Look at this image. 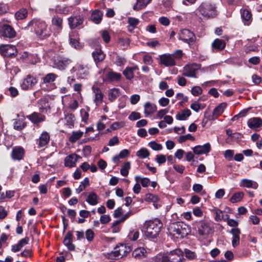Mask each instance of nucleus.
Segmentation results:
<instances>
[{
	"mask_svg": "<svg viewBox=\"0 0 262 262\" xmlns=\"http://www.w3.org/2000/svg\"><path fill=\"white\" fill-rule=\"evenodd\" d=\"M121 77V75L120 73L114 72H110L105 75V80L106 81L112 82L119 81Z\"/></svg>",
	"mask_w": 262,
	"mask_h": 262,
	"instance_id": "nucleus-29",
	"label": "nucleus"
},
{
	"mask_svg": "<svg viewBox=\"0 0 262 262\" xmlns=\"http://www.w3.org/2000/svg\"><path fill=\"white\" fill-rule=\"evenodd\" d=\"M155 160L159 165H161L165 163L166 158L165 155L160 154L156 156Z\"/></svg>",
	"mask_w": 262,
	"mask_h": 262,
	"instance_id": "nucleus-58",
	"label": "nucleus"
},
{
	"mask_svg": "<svg viewBox=\"0 0 262 262\" xmlns=\"http://www.w3.org/2000/svg\"><path fill=\"white\" fill-rule=\"evenodd\" d=\"M0 49L5 56L13 57L17 54V50L13 45H2L0 46Z\"/></svg>",
	"mask_w": 262,
	"mask_h": 262,
	"instance_id": "nucleus-10",
	"label": "nucleus"
},
{
	"mask_svg": "<svg viewBox=\"0 0 262 262\" xmlns=\"http://www.w3.org/2000/svg\"><path fill=\"white\" fill-rule=\"evenodd\" d=\"M125 125L124 122H115L111 125V128L113 130H116L121 128Z\"/></svg>",
	"mask_w": 262,
	"mask_h": 262,
	"instance_id": "nucleus-60",
	"label": "nucleus"
},
{
	"mask_svg": "<svg viewBox=\"0 0 262 262\" xmlns=\"http://www.w3.org/2000/svg\"><path fill=\"white\" fill-rule=\"evenodd\" d=\"M196 11L202 16L207 18L213 17L216 15L215 7L207 3H202Z\"/></svg>",
	"mask_w": 262,
	"mask_h": 262,
	"instance_id": "nucleus-5",
	"label": "nucleus"
},
{
	"mask_svg": "<svg viewBox=\"0 0 262 262\" xmlns=\"http://www.w3.org/2000/svg\"><path fill=\"white\" fill-rule=\"evenodd\" d=\"M200 68L196 63L187 64L183 69L182 74L186 77L196 78V73Z\"/></svg>",
	"mask_w": 262,
	"mask_h": 262,
	"instance_id": "nucleus-8",
	"label": "nucleus"
},
{
	"mask_svg": "<svg viewBox=\"0 0 262 262\" xmlns=\"http://www.w3.org/2000/svg\"><path fill=\"white\" fill-rule=\"evenodd\" d=\"M145 200L146 201L156 202L159 201V198L156 195L151 193H148L146 194Z\"/></svg>",
	"mask_w": 262,
	"mask_h": 262,
	"instance_id": "nucleus-55",
	"label": "nucleus"
},
{
	"mask_svg": "<svg viewBox=\"0 0 262 262\" xmlns=\"http://www.w3.org/2000/svg\"><path fill=\"white\" fill-rule=\"evenodd\" d=\"M24 155V150L21 147H15L13 148L11 157L13 160H20Z\"/></svg>",
	"mask_w": 262,
	"mask_h": 262,
	"instance_id": "nucleus-23",
	"label": "nucleus"
},
{
	"mask_svg": "<svg viewBox=\"0 0 262 262\" xmlns=\"http://www.w3.org/2000/svg\"><path fill=\"white\" fill-rule=\"evenodd\" d=\"M227 106L226 103H221L218 105L213 110V116L216 118L221 115Z\"/></svg>",
	"mask_w": 262,
	"mask_h": 262,
	"instance_id": "nucleus-34",
	"label": "nucleus"
},
{
	"mask_svg": "<svg viewBox=\"0 0 262 262\" xmlns=\"http://www.w3.org/2000/svg\"><path fill=\"white\" fill-rule=\"evenodd\" d=\"M50 141V135L47 132H43L37 140L36 144L38 148H41L47 145Z\"/></svg>",
	"mask_w": 262,
	"mask_h": 262,
	"instance_id": "nucleus-18",
	"label": "nucleus"
},
{
	"mask_svg": "<svg viewBox=\"0 0 262 262\" xmlns=\"http://www.w3.org/2000/svg\"><path fill=\"white\" fill-rule=\"evenodd\" d=\"M202 89L199 86H194L192 88L191 93L193 96H197L201 95L202 93Z\"/></svg>",
	"mask_w": 262,
	"mask_h": 262,
	"instance_id": "nucleus-57",
	"label": "nucleus"
},
{
	"mask_svg": "<svg viewBox=\"0 0 262 262\" xmlns=\"http://www.w3.org/2000/svg\"><path fill=\"white\" fill-rule=\"evenodd\" d=\"M187 140L194 141L195 140V138L191 134H188L186 135L181 136L179 138L178 141L180 143H182L185 142Z\"/></svg>",
	"mask_w": 262,
	"mask_h": 262,
	"instance_id": "nucleus-52",
	"label": "nucleus"
},
{
	"mask_svg": "<svg viewBox=\"0 0 262 262\" xmlns=\"http://www.w3.org/2000/svg\"><path fill=\"white\" fill-rule=\"evenodd\" d=\"M37 82L38 80L35 76L28 74L23 79L20 87L23 90H31Z\"/></svg>",
	"mask_w": 262,
	"mask_h": 262,
	"instance_id": "nucleus-6",
	"label": "nucleus"
},
{
	"mask_svg": "<svg viewBox=\"0 0 262 262\" xmlns=\"http://www.w3.org/2000/svg\"><path fill=\"white\" fill-rule=\"evenodd\" d=\"M162 227V223L158 219L146 221L144 224L145 236L149 239L156 238Z\"/></svg>",
	"mask_w": 262,
	"mask_h": 262,
	"instance_id": "nucleus-2",
	"label": "nucleus"
},
{
	"mask_svg": "<svg viewBox=\"0 0 262 262\" xmlns=\"http://www.w3.org/2000/svg\"><path fill=\"white\" fill-rule=\"evenodd\" d=\"M247 124L249 128L256 130L262 126V119L259 117L251 118L248 120Z\"/></svg>",
	"mask_w": 262,
	"mask_h": 262,
	"instance_id": "nucleus-21",
	"label": "nucleus"
},
{
	"mask_svg": "<svg viewBox=\"0 0 262 262\" xmlns=\"http://www.w3.org/2000/svg\"><path fill=\"white\" fill-rule=\"evenodd\" d=\"M93 58L95 62L97 63L103 61L105 57V55L103 53L101 49H96L92 53Z\"/></svg>",
	"mask_w": 262,
	"mask_h": 262,
	"instance_id": "nucleus-26",
	"label": "nucleus"
},
{
	"mask_svg": "<svg viewBox=\"0 0 262 262\" xmlns=\"http://www.w3.org/2000/svg\"><path fill=\"white\" fill-rule=\"evenodd\" d=\"M27 118L34 124L41 123L46 119V116L44 115L37 112H34L31 115L27 116Z\"/></svg>",
	"mask_w": 262,
	"mask_h": 262,
	"instance_id": "nucleus-16",
	"label": "nucleus"
},
{
	"mask_svg": "<svg viewBox=\"0 0 262 262\" xmlns=\"http://www.w3.org/2000/svg\"><path fill=\"white\" fill-rule=\"evenodd\" d=\"M226 42L221 39H215L211 44V48L213 52L222 51L225 49Z\"/></svg>",
	"mask_w": 262,
	"mask_h": 262,
	"instance_id": "nucleus-20",
	"label": "nucleus"
},
{
	"mask_svg": "<svg viewBox=\"0 0 262 262\" xmlns=\"http://www.w3.org/2000/svg\"><path fill=\"white\" fill-rule=\"evenodd\" d=\"M198 233L200 236L207 237L214 229L213 224L207 221H201L197 225Z\"/></svg>",
	"mask_w": 262,
	"mask_h": 262,
	"instance_id": "nucleus-4",
	"label": "nucleus"
},
{
	"mask_svg": "<svg viewBox=\"0 0 262 262\" xmlns=\"http://www.w3.org/2000/svg\"><path fill=\"white\" fill-rule=\"evenodd\" d=\"M58 76L53 73L47 74L43 78V82L44 83H49L50 82H54Z\"/></svg>",
	"mask_w": 262,
	"mask_h": 262,
	"instance_id": "nucleus-41",
	"label": "nucleus"
},
{
	"mask_svg": "<svg viewBox=\"0 0 262 262\" xmlns=\"http://www.w3.org/2000/svg\"><path fill=\"white\" fill-rule=\"evenodd\" d=\"M242 18L243 20L248 22L250 20L252 16L251 13L247 9H241V10Z\"/></svg>",
	"mask_w": 262,
	"mask_h": 262,
	"instance_id": "nucleus-44",
	"label": "nucleus"
},
{
	"mask_svg": "<svg viewBox=\"0 0 262 262\" xmlns=\"http://www.w3.org/2000/svg\"><path fill=\"white\" fill-rule=\"evenodd\" d=\"M76 34V32H73L69 35V40L70 45L76 49L79 50L82 48V45L76 38H73V37Z\"/></svg>",
	"mask_w": 262,
	"mask_h": 262,
	"instance_id": "nucleus-31",
	"label": "nucleus"
},
{
	"mask_svg": "<svg viewBox=\"0 0 262 262\" xmlns=\"http://www.w3.org/2000/svg\"><path fill=\"white\" fill-rule=\"evenodd\" d=\"M141 117V114L139 113L133 112L128 116V119L132 121H135L140 119Z\"/></svg>",
	"mask_w": 262,
	"mask_h": 262,
	"instance_id": "nucleus-61",
	"label": "nucleus"
},
{
	"mask_svg": "<svg viewBox=\"0 0 262 262\" xmlns=\"http://www.w3.org/2000/svg\"><path fill=\"white\" fill-rule=\"evenodd\" d=\"M126 248V246L123 245H121L119 247L117 246L115 248V251L113 252V254L115 257H118L120 255L122 256H125L126 254H123V250Z\"/></svg>",
	"mask_w": 262,
	"mask_h": 262,
	"instance_id": "nucleus-45",
	"label": "nucleus"
},
{
	"mask_svg": "<svg viewBox=\"0 0 262 262\" xmlns=\"http://www.w3.org/2000/svg\"><path fill=\"white\" fill-rule=\"evenodd\" d=\"M52 25L56 27L58 33L62 29V19L58 16H54L52 18Z\"/></svg>",
	"mask_w": 262,
	"mask_h": 262,
	"instance_id": "nucleus-27",
	"label": "nucleus"
},
{
	"mask_svg": "<svg viewBox=\"0 0 262 262\" xmlns=\"http://www.w3.org/2000/svg\"><path fill=\"white\" fill-rule=\"evenodd\" d=\"M72 71L76 72L77 75L79 78H85L89 74V69L86 66L78 64L73 67Z\"/></svg>",
	"mask_w": 262,
	"mask_h": 262,
	"instance_id": "nucleus-13",
	"label": "nucleus"
},
{
	"mask_svg": "<svg viewBox=\"0 0 262 262\" xmlns=\"http://www.w3.org/2000/svg\"><path fill=\"white\" fill-rule=\"evenodd\" d=\"M90 182L89 178H85L83 181L81 182L79 187L77 189H76V192L77 194L80 193L86 187L88 186Z\"/></svg>",
	"mask_w": 262,
	"mask_h": 262,
	"instance_id": "nucleus-40",
	"label": "nucleus"
},
{
	"mask_svg": "<svg viewBox=\"0 0 262 262\" xmlns=\"http://www.w3.org/2000/svg\"><path fill=\"white\" fill-rule=\"evenodd\" d=\"M239 186L243 187L256 189L258 188V184L256 182L254 181L244 179L241 181Z\"/></svg>",
	"mask_w": 262,
	"mask_h": 262,
	"instance_id": "nucleus-24",
	"label": "nucleus"
},
{
	"mask_svg": "<svg viewBox=\"0 0 262 262\" xmlns=\"http://www.w3.org/2000/svg\"><path fill=\"white\" fill-rule=\"evenodd\" d=\"M81 157L75 154L67 156L64 159V165L68 167H73L76 166V163L78 159Z\"/></svg>",
	"mask_w": 262,
	"mask_h": 262,
	"instance_id": "nucleus-17",
	"label": "nucleus"
},
{
	"mask_svg": "<svg viewBox=\"0 0 262 262\" xmlns=\"http://www.w3.org/2000/svg\"><path fill=\"white\" fill-rule=\"evenodd\" d=\"M190 115V111L187 108L183 110L181 112L178 113L176 115V118L177 120H185Z\"/></svg>",
	"mask_w": 262,
	"mask_h": 262,
	"instance_id": "nucleus-36",
	"label": "nucleus"
},
{
	"mask_svg": "<svg viewBox=\"0 0 262 262\" xmlns=\"http://www.w3.org/2000/svg\"><path fill=\"white\" fill-rule=\"evenodd\" d=\"M83 18L81 16L70 17L68 18V23L71 29H74L83 23Z\"/></svg>",
	"mask_w": 262,
	"mask_h": 262,
	"instance_id": "nucleus-22",
	"label": "nucleus"
},
{
	"mask_svg": "<svg viewBox=\"0 0 262 262\" xmlns=\"http://www.w3.org/2000/svg\"><path fill=\"white\" fill-rule=\"evenodd\" d=\"M151 0H137L136 4L133 7V9L135 11H139L146 7Z\"/></svg>",
	"mask_w": 262,
	"mask_h": 262,
	"instance_id": "nucleus-32",
	"label": "nucleus"
},
{
	"mask_svg": "<svg viewBox=\"0 0 262 262\" xmlns=\"http://www.w3.org/2000/svg\"><path fill=\"white\" fill-rule=\"evenodd\" d=\"M135 180L136 181H140L141 185L144 187H147L150 183V180L147 178H141L140 176H137L135 177Z\"/></svg>",
	"mask_w": 262,
	"mask_h": 262,
	"instance_id": "nucleus-46",
	"label": "nucleus"
},
{
	"mask_svg": "<svg viewBox=\"0 0 262 262\" xmlns=\"http://www.w3.org/2000/svg\"><path fill=\"white\" fill-rule=\"evenodd\" d=\"M244 193L242 191L234 193L230 198V201L232 203H236L240 202L244 198Z\"/></svg>",
	"mask_w": 262,
	"mask_h": 262,
	"instance_id": "nucleus-38",
	"label": "nucleus"
},
{
	"mask_svg": "<svg viewBox=\"0 0 262 262\" xmlns=\"http://www.w3.org/2000/svg\"><path fill=\"white\" fill-rule=\"evenodd\" d=\"M98 196L96 193L92 192L89 194L86 201L90 205L94 206L98 203Z\"/></svg>",
	"mask_w": 262,
	"mask_h": 262,
	"instance_id": "nucleus-33",
	"label": "nucleus"
},
{
	"mask_svg": "<svg viewBox=\"0 0 262 262\" xmlns=\"http://www.w3.org/2000/svg\"><path fill=\"white\" fill-rule=\"evenodd\" d=\"M128 23L129 25V27H132V29H129L130 31L133 30L135 27L138 25L139 23V20L138 19L133 17H129L128 18Z\"/></svg>",
	"mask_w": 262,
	"mask_h": 262,
	"instance_id": "nucleus-49",
	"label": "nucleus"
},
{
	"mask_svg": "<svg viewBox=\"0 0 262 262\" xmlns=\"http://www.w3.org/2000/svg\"><path fill=\"white\" fill-rule=\"evenodd\" d=\"M176 98L180 100L179 105L180 106H183L184 104L188 101V97L184 95L183 93H179L176 96Z\"/></svg>",
	"mask_w": 262,
	"mask_h": 262,
	"instance_id": "nucleus-48",
	"label": "nucleus"
},
{
	"mask_svg": "<svg viewBox=\"0 0 262 262\" xmlns=\"http://www.w3.org/2000/svg\"><path fill=\"white\" fill-rule=\"evenodd\" d=\"M211 146L209 143H207L203 145H196L193 148V152L196 155L207 154L210 152Z\"/></svg>",
	"mask_w": 262,
	"mask_h": 262,
	"instance_id": "nucleus-15",
	"label": "nucleus"
},
{
	"mask_svg": "<svg viewBox=\"0 0 262 262\" xmlns=\"http://www.w3.org/2000/svg\"><path fill=\"white\" fill-rule=\"evenodd\" d=\"M73 234L71 232H68L64 238L63 244L68 248L70 251H74L75 250V246L72 244Z\"/></svg>",
	"mask_w": 262,
	"mask_h": 262,
	"instance_id": "nucleus-25",
	"label": "nucleus"
},
{
	"mask_svg": "<svg viewBox=\"0 0 262 262\" xmlns=\"http://www.w3.org/2000/svg\"><path fill=\"white\" fill-rule=\"evenodd\" d=\"M119 90L118 89L114 88L110 90L108 92V100L111 102L113 101L119 96Z\"/></svg>",
	"mask_w": 262,
	"mask_h": 262,
	"instance_id": "nucleus-37",
	"label": "nucleus"
},
{
	"mask_svg": "<svg viewBox=\"0 0 262 262\" xmlns=\"http://www.w3.org/2000/svg\"><path fill=\"white\" fill-rule=\"evenodd\" d=\"M123 74L127 79L130 80L134 77V73L132 71L131 69L129 68V67L126 68L123 71Z\"/></svg>",
	"mask_w": 262,
	"mask_h": 262,
	"instance_id": "nucleus-54",
	"label": "nucleus"
},
{
	"mask_svg": "<svg viewBox=\"0 0 262 262\" xmlns=\"http://www.w3.org/2000/svg\"><path fill=\"white\" fill-rule=\"evenodd\" d=\"M214 212L215 214V220L216 221H220L224 218V214L222 210L219 209H215Z\"/></svg>",
	"mask_w": 262,
	"mask_h": 262,
	"instance_id": "nucleus-56",
	"label": "nucleus"
},
{
	"mask_svg": "<svg viewBox=\"0 0 262 262\" xmlns=\"http://www.w3.org/2000/svg\"><path fill=\"white\" fill-rule=\"evenodd\" d=\"M64 119L66 120V124L68 125H73L75 120V116L73 114H69L66 115Z\"/></svg>",
	"mask_w": 262,
	"mask_h": 262,
	"instance_id": "nucleus-51",
	"label": "nucleus"
},
{
	"mask_svg": "<svg viewBox=\"0 0 262 262\" xmlns=\"http://www.w3.org/2000/svg\"><path fill=\"white\" fill-rule=\"evenodd\" d=\"M92 89L95 94L94 102L98 106L102 103L104 95L98 87L93 85Z\"/></svg>",
	"mask_w": 262,
	"mask_h": 262,
	"instance_id": "nucleus-19",
	"label": "nucleus"
},
{
	"mask_svg": "<svg viewBox=\"0 0 262 262\" xmlns=\"http://www.w3.org/2000/svg\"><path fill=\"white\" fill-rule=\"evenodd\" d=\"M134 257L137 259H141L146 256V250L144 248L136 249L132 253Z\"/></svg>",
	"mask_w": 262,
	"mask_h": 262,
	"instance_id": "nucleus-28",
	"label": "nucleus"
},
{
	"mask_svg": "<svg viewBox=\"0 0 262 262\" xmlns=\"http://www.w3.org/2000/svg\"><path fill=\"white\" fill-rule=\"evenodd\" d=\"M70 59L61 56L57 57L54 60V66L58 69L64 70L71 63Z\"/></svg>",
	"mask_w": 262,
	"mask_h": 262,
	"instance_id": "nucleus-11",
	"label": "nucleus"
},
{
	"mask_svg": "<svg viewBox=\"0 0 262 262\" xmlns=\"http://www.w3.org/2000/svg\"><path fill=\"white\" fill-rule=\"evenodd\" d=\"M230 233L232 236V246L236 247L239 245L241 230L238 228H233L231 229Z\"/></svg>",
	"mask_w": 262,
	"mask_h": 262,
	"instance_id": "nucleus-14",
	"label": "nucleus"
},
{
	"mask_svg": "<svg viewBox=\"0 0 262 262\" xmlns=\"http://www.w3.org/2000/svg\"><path fill=\"white\" fill-rule=\"evenodd\" d=\"M26 126V124L23 120H18L14 123V128L18 130H20Z\"/></svg>",
	"mask_w": 262,
	"mask_h": 262,
	"instance_id": "nucleus-50",
	"label": "nucleus"
},
{
	"mask_svg": "<svg viewBox=\"0 0 262 262\" xmlns=\"http://www.w3.org/2000/svg\"><path fill=\"white\" fill-rule=\"evenodd\" d=\"M171 257L173 256L176 255L178 259L175 260L176 262H179L181 260V257L183 256V252L180 249H176L174 250L171 251L168 254Z\"/></svg>",
	"mask_w": 262,
	"mask_h": 262,
	"instance_id": "nucleus-47",
	"label": "nucleus"
},
{
	"mask_svg": "<svg viewBox=\"0 0 262 262\" xmlns=\"http://www.w3.org/2000/svg\"><path fill=\"white\" fill-rule=\"evenodd\" d=\"M28 15V11L26 9H21L16 12L15 17L17 20H21L25 18Z\"/></svg>",
	"mask_w": 262,
	"mask_h": 262,
	"instance_id": "nucleus-43",
	"label": "nucleus"
},
{
	"mask_svg": "<svg viewBox=\"0 0 262 262\" xmlns=\"http://www.w3.org/2000/svg\"><path fill=\"white\" fill-rule=\"evenodd\" d=\"M103 16L102 12L98 10H95L91 15V20L95 24H99Z\"/></svg>",
	"mask_w": 262,
	"mask_h": 262,
	"instance_id": "nucleus-30",
	"label": "nucleus"
},
{
	"mask_svg": "<svg viewBox=\"0 0 262 262\" xmlns=\"http://www.w3.org/2000/svg\"><path fill=\"white\" fill-rule=\"evenodd\" d=\"M0 35L5 38H12L16 36V32L11 26L5 24L0 26Z\"/></svg>",
	"mask_w": 262,
	"mask_h": 262,
	"instance_id": "nucleus-9",
	"label": "nucleus"
},
{
	"mask_svg": "<svg viewBox=\"0 0 262 262\" xmlns=\"http://www.w3.org/2000/svg\"><path fill=\"white\" fill-rule=\"evenodd\" d=\"M144 113L146 115H148L154 113L156 110V106L149 102H147L144 105Z\"/></svg>",
	"mask_w": 262,
	"mask_h": 262,
	"instance_id": "nucleus-35",
	"label": "nucleus"
},
{
	"mask_svg": "<svg viewBox=\"0 0 262 262\" xmlns=\"http://www.w3.org/2000/svg\"><path fill=\"white\" fill-rule=\"evenodd\" d=\"M179 39L189 45L193 44L196 39L194 34L188 29H183L179 33Z\"/></svg>",
	"mask_w": 262,
	"mask_h": 262,
	"instance_id": "nucleus-7",
	"label": "nucleus"
},
{
	"mask_svg": "<svg viewBox=\"0 0 262 262\" xmlns=\"http://www.w3.org/2000/svg\"><path fill=\"white\" fill-rule=\"evenodd\" d=\"M170 234L178 238H182L186 236L189 232L188 226L183 223L174 222L171 223L168 228Z\"/></svg>",
	"mask_w": 262,
	"mask_h": 262,
	"instance_id": "nucleus-3",
	"label": "nucleus"
},
{
	"mask_svg": "<svg viewBox=\"0 0 262 262\" xmlns=\"http://www.w3.org/2000/svg\"><path fill=\"white\" fill-rule=\"evenodd\" d=\"M148 146L154 150H161L163 148L161 144L157 143L155 141L149 142Z\"/></svg>",
	"mask_w": 262,
	"mask_h": 262,
	"instance_id": "nucleus-53",
	"label": "nucleus"
},
{
	"mask_svg": "<svg viewBox=\"0 0 262 262\" xmlns=\"http://www.w3.org/2000/svg\"><path fill=\"white\" fill-rule=\"evenodd\" d=\"M139 232L138 231L131 232L128 235L129 238L133 241H136L139 238Z\"/></svg>",
	"mask_w": 262,
	"mask_h": 262,
	"instance_id": "nucleus-64",
	"label": "nucleus"
},
{
	"mask_svg": "<svg viewBox=\"0 0 262 262\" xmlns=\"http://www.w3.org/2000/svg\"><path fill=\"white\" fill-rule=\"evenodd\" d=\"M83 134V133L80 130L73 132L72 135L69 138V141L71 143H75L78 139L81 138Z\"/></svg>",
	"mask_w": 262,
	"mask_h": 262,
	"instance_id": "nucleus-39",
	"label": "nucleus"
},
{
	"mask_svg": "<svg viewBox=\"0 0 262 262\" xmlns=\"http://www.w3.org/2000/svg\"><path fill=\"white\" fill-rule=\"evenodd\" d=\"M150 152L145 148H142L137 151L136 156L141 159H145L149 157Z\"/></svg>",
	"mask_w": 262,
	"mask_h": 262,
	"instance_id": "nucleus-42",
	"label": "nucleus"
},
{
	"mask_svg": "<svg viewBox=\"0 0 262 262\" xmlns=\"http://www.w3.org/2000/svg\"><path fill=\"white\" fill-rule=\"evenodd\" d=\"M234 151L231 149H227L225 151L224 157L228 161H231L233 159Z\"/></svg>",
	"mask_w": 262,
	"mask_h": 262,
	"instance_id": "nucleus-59",
	"label": "nucleus"
},
{
	"mask_svg": "<svg viewBox=\"0 0 262 262\" xmlns=\"http://www.w3.org/2000/svg\"><path fill=\"white\" fill-rule=\"evenodd\" d=\"M27 27L40 39H46L50 36L48 25L45 21L40 18L32 19L28 23Z\"/></svg>",
	"mask_w": 262,
	"mask_h": 262,
	"instance_id": "nucleus-1",
	"label": "nucleus"
},
{
	"mask_svg": "<svg viewBox=\"0 0 262 262\" xmlns=\"http://www.w3.org/2000/svg\"><path fill=\"white\" fill-rule=\"evenodd\" d=\"M160 63L165 67H173L176 65L172 55L170 54H164L159 56Z\"/></svg>",
	"mask_w": 262,
	"mask_h": 262,
	"instance_id": "nucleus-12",
	"label": "nucleus"
},
{
	"mask_svg": "<svg viewBox=\"0 0 262 262\" xmlns=\"http://www.w3.org/2000/svg\"><path fill=\"white\" fill-rule=\"evenodd\" d=\"M170 54L172 55L174 60H179L182 57L183 52L182 50H178L174 53Z\"/></svg>",
	"mask_w": 262,
	"mask_h": 262,
	"instance_id": "nucleus-62",
	"label": "nucleus"
},
{
	"mask_svg": "<svg viewBox=\"0 0 262 262\" xmlns=\"http://www.w3.org/2000/svg\"><path fill=\"white\" fill-rule=\"evenodd\" d=\"M85 236L87 240L91 242L94 238V233L92 230L88 229L85 232Z\"/></svg>",
	"mask_w": 262,
	"mask_h": 262,
	"instance_id": "nucleus-63",
	"label": "nucleus"
}]
</instances>
